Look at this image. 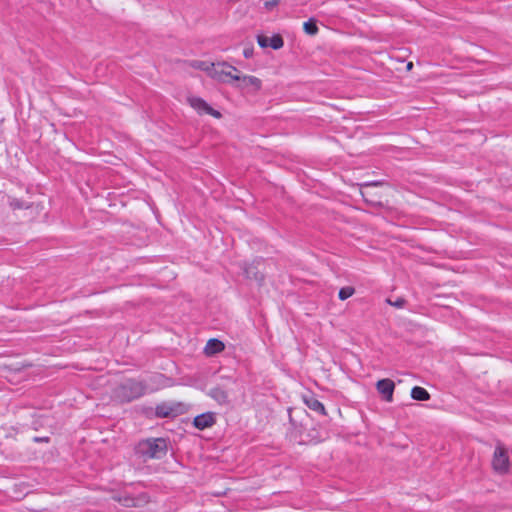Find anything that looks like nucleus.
<instances>
[{
  "mask_svg": "<svg viewBox=\"0 0 512 512\" xmlns=\"http://www.w3.org/2000/svg\"><path fill=\"white\" fill-rule=\"evenodd\" d=\"M135 453L144 460L160 459L167 453V441L164 438L141 440L135 447Z\"/></svg>",
  "mask_w": 512,
  "mask_h": 512,
  "instance_id": "nucleus-1",
  "label": "nucleus"
},
{
  "mask_svg": "<svg viewBox=\"0 0 512 512\" xmlns=\"http://www.w3.org/2000/svg\"><path fill=\"white\" fill-rule=\"evenodd\" d=\"M284 46V40L281 35L275 34L269 38V47L274 50H278Z\"/></svg>",
  "mask_w": 512,
  "mask_h": 512,
  "instance_id": "nucleus-16",
  "label": "nucleus"
},
{
  "mask_svg": "<svg viewBox=\"0 0 512 512\" xmlns=\"http://www.w3.org/2000/svg\"><path fill=\"white\" fill-rule=\"evenodd\" d=\"M395 384L391 379L385 378L378 380L376 383L377 391L383 395L384 399L391 402L393 399Z\"/></svg>",
  "mask_w": 512,
  "mask_h": 512,
  "instance_id": "nucleus-6",
  "label": "nucleus"
},
{
  "mask_svg": "<svg viewBox=\"0 0 512 512\" xmlns=\"http://www.w3.org/2000/svg\"><path fill=\"white\" fill-rule=\"evenodd\" d=\"M305 404L310 408L311 410L318 412L322 415L326 414L325 407L322 402H320L316 397L310 396L304 398Z\"/></svg>",
  "mask_w": 512,
  "mask_h": 512,
  "instance_id": "nucleus-13",
  "label": "nucleus"
},
{
  "mask_svg": "<svg viewBox=\"0 0 512 512\" xmlns=\"http://www.w3.org/2000/svg\"><path fill=\"white\" fill-rule=\"evenodd\" d=\"M208 395L221 405L229 402L228 393L221 387L212 388Z\"/></svg>",
  "mask_w": 512,
  "mask_h": 512,
  "instance_id": "nucleus-12",
  "label": "nucleus"
},
{
  "mask_svg": "<svg viewBox=\"0 0 512 512\" xmlns=\"http://www.w3.org/2000/svg\"><path fill=\"white\" fill-rule=\"evenodd\" d=\"M380 184L381 183L379 181H374V182H370V183H365L364 186H377Z\"/></svg>",
  "mask_w": 512,
  "mask_h": 512,
  "instance_id": "nucleus-24",
  "label": "nucleus"
},
{
  "mask_svg": "<svg viewBox=\"0 0 512 512\" xmlns=\"http://www.w3.org/2000/svg\"><path fill=\"white\" fill-rule=\"evenodd\" d=\"M147 390V385L143 381L127 379L119 384L115 390V397L121 402H131L142 397Z\"/></svg>",
  "mask_w": 512,
  "mask_h": 512,
  "instance_id": "nucleus-2",
  "label": "nucleus"
},
{
  "mask_svg": "<svg viewBox=\"0 0 512 512\" xmlns=\"http://www.w3.org/2000/svg\"><path fill=\"white\" fill-rule=\"evenodd\" d=\"M412 67H413V63H412V62H409V63L407 64V70H411V69H412Z\"/></svg>",
  "mask_w": 512,
  "mask_h": 512,
  "instance_id": "nucleus-25",
  "label": "nucleus"
},
{
  "mask_svg": "<svg viewBox=\"0 0 512 512\" xmlns=\"http://www.w3.org/2000/svg\"><path fill=\"white\" fill-rule=\"evenodd\" d=\"M492 466L500 474H505L509 470V456L506 449L501 445H497L495 448Z\"/></svg>",
  "mask_w": 512,
  "mask_h": 512,
  "instance_id": "nucleus-4",
  "label": "nucleus"
},
{
  "mask_svg": "<svg viewBox=\"0 0 512 512\" xmlns=\"http://www.w3.org/2000/svg\"><path fill=\"white\" fill-rule=\"evenodd\" d=\"M118 501L125 507H135L137 506L136 499L131 496L120 497Z\"/></svg>",
  "mask_w": 512,
  "mask_h": 512,
  "instance_id": "nucleus-19",
  "label": "nucleus"
},
{
  "mask_svg": "<svg viewBox=\"0 0 512 512\" xmlns=\"http://www.w3.org/2000/svg\"><path fill=\"white\" fill-rule=\"evenodd\" d=\"M224 348H225V345L222 341H220L216 338H212L207 341L206 346L204 348V352L206 355L212 356V355L222 352L224 350Z\"/></svg>",
  "mask_w": 512,
  "mask_h": 512,
  "instance_id": "nucleus-9",
  "label": "nucleus"
},
{
  "mask_svg": "<svg viewBox=\"0 0 512 512\" xmlns=\"http://www.w3.org/2000/svg\"><path fill=\"white\" fill-rule=\"evenodd\" d=\"M243 272L248 279H253L261 284L264 281V275L258 270L255 264H247Z\"/></svg>",
  "mask_w": 512,
  "mask_h": 512,
  "instance_id": "nucleus-11",
  "label": "nucleus"
},
{
  "mask_svg": "<svg viewBox=\"0 0 512 512\" xmlns=\"http://www.w3.org/2000/svg\"><path fill=\"white\" fill-rule=\"evenodd\" d=\"M257 42L261 48H267L269 47V37L264 35H258L257 36Z\"/></svg>",
  "mask_w": 512,
  "mask_h": 512,
  "instance_id": "nucleus-20",
  "label": "nucleus"
},
{
  "mask_svg": "<svg viewBox=\"0 0 512 512\" xmlns=\"http://www.w3.org/2000/svg\"><path fill=\"white\" fill-rule=\"evenodd\" d=\"M355 292V289L351 286H345V287H342L340 290H339V299L344 301L346 299H348L349 297H351Z\"/></svg>",
  "mask_w": 512,
  "mask_h": 512,
  "instance_id": "nucleus-17",
  "label": "nucleus"
},
{
  "mask_svg": "<svg viewBox=\"0 0 512 512\" xmlns=\"http://www.w3.org/2000/svg\"><path fill=\"white\" fill-rule=\"evenodd\" d=\"M253 53H254V49L252 46L250 47H246L244 50H243V56L246 58V59H249L253 56Z\"/></svg>",
  "mask_w": 512,
  "mask_h": 512,
  "instance_id": "nucleus-22",
  "label": "nucleus"
},
{
  "mask_svg": "<svg viewBox=\"0 0 512 512\" xmlns=\"http://www.w3.org/2000/svg\"><path fill=\"white\" fill-rule=\"evenodd\" d=\"M212 70L210 72L211 77L214 79L224 82V83H232L234 81H240L241 76L239 75V70L229 63L223 61L218 62L217 64H212Z\"/></svg>",
  "mask_w": 512,
  "mask_h": 512,
  "instance_id": "nucleus-3",
  "label": "nucleus"
},
{
  "mask_svg": "<svg viewBox=\"0 0 512 512\" xmlns=\"http://www.w3.org/2000/svg\"><path fill=\"white\" fill-rule=\"evenodd\" d=\"M175 415H177V410L168 403L158 404L155 408V416L158 418H168Z\"/></svg>",
  "mask_w": 512,
  "mask_h": 512,
  "instance_id": "nucleus-10",
  "label": "nucleus"
},
{
  "mask_svg": "<svg viewBox=\"0 0 512 512\" xmlns=\"http://www.w3.org/2000/svg\"><path fill=\"white\" fill-rule=\"evenodd\" d=\"M9 206L13 209V210H17V209H28L30 208V205L24 203L23 201L17 199V198H12L10 199L9 201Z\"/></svg>",
  "mask_w": 512,
  "mask_h": 512,
  "instance_id": "nucleus-18",
  "label": "nucleus"
},
{
  "mask_svg": "<svg viewBox=\"0 0 512 512\" xmlns=\"http://www.w3.org/2000/svg\"><path fill=\"white\" fill-rule=\"evenodd\" d=\"M405 300L403 298H398L396 301L392 302L391 300H388V303L396 308H402L405 305Z\"/></svg>",
  "mask_w": 512,
  "mask_h": 512,
  "instance_id": "nucleus-21",
  "label": "nucleus"
},
{
  "mask_svg": "<svg viewBox=\"0 0 512 512\" xmlns=\"http://www.w3.org/2000/svg\"><path fill=\"white\" fill-rule=\"evenodd\" d=\"M280 0H271V1H266L265 2V7L267 9H272L274 8L275 6H277L279 4Z\"/></svg>",
  "mask_w": 512,
  "mask_h": 512,
  "instance_id": "nucleus-23",
  "label": "nucleus"
},
{
  "mask_svg": "<svg viewBox=\"0 0 512 512\" xmlns=\"http://www.w3.org/2000/svg\"><path fill=\"white\" fill-rule=\"evenodd\" d=\"M187 101L190 106L201 115L208 114L217 119L222 117V114L218 110L212 108L204 99L200 97H188Z\"/></svg>",
  "mask_w": 512,
  "mask_h": 512,
  "instance_id": "nucleus-5",
  "label": "nucleus"
},
{
  "mask_svg": "<svg viewBox=\"0 0 512 512\" xmlns=\"http://www.w3.org/2000/svg\"><path fill=\"white\" fill-rule=\"evenodd\" d=\"M303 29L308 35H315L318 33V27L316 21L313 18H310L308 21L304 22Z\"/></svg>",
  "mask_w": 512,
  "mask_h": 512,
  "instance_id": "nucleus-15",
  "label": "nucleus"
},
{
  "mask_svg": "<svg viewBox=\"0 0 512 512\" xmlns=\"http://www.w3.org/2000/svg\"><path fill=\"white\" fill-rule=\"evenodd\" d=\"M238 84L236 85L238 88H245L248 86H252L255 91H259L262 86V82L259 78L252 76V75H244L241 76L240 81H237Z\"/></svg>",
  "mask_w": 512,
  "mask_h": 512,
  "instance_id": "nucleus-8",
  "label": "nucleus"
},
{
  "mask_svg": "<svg viewBox=\"0 0 512 512\" xmlns=\"http://www.w3.org/2000/svg\"><path fill=\"white\" fill-rule=\"evenodd\" d=\"M215 422V414L213 412H205L200 415H197L194 418L193 425L199 430H204L208 427L213 426Z\"/></svg>",
  "mask_w": 512,
  "mask_h": 512,
  "instance_id": "nucleus-7",
  "label": "nucleus"
},
{
  "mask_svg": "<svg viewBox=\"0 0 512 512\" xmlns=\"http://www.w3.org/2000/svg\"><path fill=\"white\" fill-rule=\"evenodd\" d=\"M411 397L417 401H428L430 399V394L425 388L415 386L411 390Z\"/></svg>",
  "mask_w": 512,
  "mask_h": 512,
  "instance_id": "nucleus-14",
  "label": "nucleus"
}]
</instances>
